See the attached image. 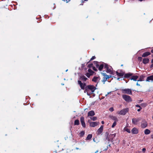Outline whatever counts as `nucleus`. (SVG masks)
I'll return each instance as SVG.
<instances>
[{
	"label": "nucleus",
	"mask_w": 153,
	"mask_h": 153,
	"mask_svg": "<svg viewBox=\"0 0 153 153\" xmlns=\"http://www.w3.org/2000/svg\"><path fill=\"white\" fill-rule=\"evenodd\" d=\"M149 59L148 58H144L143 59V63L145 64L148 63L149 62Z\"/></svg>",
	"instance_id": "nucleus-20"
},
{
	"label": "nucleus",
	"mask_w": 153,
	"mask_h": 153,
	"mask_svg": "<svg viewBox=\"0 0 153 153\" xmlns=\"http://www.w3.org/2000/svg\"><path fill=\"white\" fill-rule=\"evenodd\" d=\"M144 77L143 76H140L139 79L137 80V81H141L143 80Z\"/></svg>",
	"instance_id": "nucleus-27"
},
{
	"label": "nucleus",
	"mask_w": 153,
	"mask_h": 153,
	"mask_svg": "<svg viewBox=\"0 0 153 153\" xmlns=\"http://www.w3.org/2000/svg\"><path fill=\"white\" fill-rule=\"evenodd\" d=\"M85 134V132L83 131H81L79 133V135L80 137H82Z\"/></svg>",
	"instance_id": "nucleus-29"
},
{
	"label": "nucleus",
	"mask_w": 153,
	"mask_h": 153,
	"mask_svg": "<svg viewBox=\"0 0 153 153\" xmlns=\"http://www.w3.org/2000/svg\"><path fill=\"white\" fill-rule=\"evenodd\" d=\"M151 137L153 139V134L151 136Z\"/></svg>",
	"instance_id": "nucleus-49"
},
{
	"label": "nucleus",
	"mask_w": 153,
	"mask_h": 153,
	"mask_svg": "<svg viewBox=\"0 0 153 153\" xmlns=\"http://www.w3.org/2000/svg\"><path fill=\"white\" fill-rule=\"evenodd\" d=\"M146 150V149L145 148H143L142 149V151L143 152H145Z\"/></svg>",
	"instance_id": "nucleus-43"
},
{
	"label": "nucleus",
	"mask_w": 153,
	"mask_h": 153,
	"mask_svg": "<svg viewBox=\"0 0 153 153\" xmlns=\"http://www.w3.org/2000/svg\"><path fill=\"white\" fill-rule=\"evenodd\" d=\"M152 64L151 66V67H153V59L152 60Z\"/></svg>",
	"instance_id": "nucleus-42"
},
{
	"label": "nucleus",
	"mask_w": 153,
	"mask_h": 153,
	"mask_svg": "<svg viewBox=\"0 0 153 153\" xmlns=\"http://www.w3.org/2000/svg\"><path fill=\"white\" fill-rule=\"evenodd\" d=\"M96 89L95 87L93 85H88L85 88L84 92H86L88 95L90 96L94 92Z\"/></svg>",
	"instance_id": "nucleus-1"
},
{
	"label": "nucleus",
	"mask_w": 153,
	"mask_h": 153,
	"mask_svg": "<svg viewBox=\"0 0 153 153\" xmlns=\"http://www.w3.org/2000/svg\"><path fill=\"white\" fill-rule=\"evenodd\" d=\"M96 66L97 67H99V69L100 71H101L104 67V65L103 64H101L100 66L98 65L97 64L96 65Z\"/></svg>",
	"instance_id": "nucleus-17"
},
{
	"label": "nucleus",
	"mask_w": 153,
	"mask_h": 153,
	"mask_svg": "<svg viewBox=\"0 0 153 153\" xmlns=\"http://www.w3.org/2000/svg\"><path fill=\"white\" fill-rule=\"evenodd\" d=\"M138 132V129L135 128H133L131 130V133L133 134H137Z\"/></svg>",
	"instance_id": "nucleus-13"
},
{
	"label": "nucleus",
	"mask_w": 153,
	"mask_h": 153,
	"mask_svg": "<svg viewBox=\"0 0 153 153\" xmlns=\"http://www.w3.org/2000/svg\"><path fill=\"white\" fill-rule=\"evenodd\" d=\"M92 69L95 71H97V69L94 67H93Z\"/></svg>",
	"instance_id": "nucleus-40"
},
{
	"label": "nucleus",
	"mask_w": 153,
	"mask_h": 153,
	"mask_svg": "<svg viewBox=\"0 0 153 153\" xmlns=\"http://www.w3.org/2000/svg\"><path fill=\"white\" fill-rule=\"evenodd\" d=\"M88 71L91 75H92L94 73V71L90 69H88Z\"/></svg>",
	"instance_id": "nucleus-26"
},
{
	"label": "nucleus",
	"mask_w": 153,
	"mask_h": 153,
	"mask_svg": "<svg viewBox=\"0 0 153 153\" xmlns=\"http://www.w3.org/2000/svg\"><path fill=\"white\" fill-rule=\"evenodd\" d=\"M111 118L112 120H114V122H117L118 121L117 118L115 116H111Z\"/></svg>",
	"instance_id": "nucleus-18"
},
{
	"label": "nucleus",
	"mask_w": 153,
	"mask_h": 153,
	"mask_svg": "<svg viewBox=\"0 0 153 153\" xmlns=\"http://www.w3.org/2000/svg\"><path fill=\"white\" fill-rule=\"evenodd\" d=\"M107 79H106L105 77H104L103 78V79L102 80V82H103V83L104 84L105 83V82L107 80Z\"/></svg>",
	"instance_id": "nucleus-36"
},
{
	"label": "nucleus",
	"mask_w": 153,
	"mask_h": 153,
	"mask_svg": "<svg viewBox=\"0 0 153 153\" xmlns=\"http://www.w3.org/2000/svg\"><path fill=\"white\" fill-rule=\"evenodd\" d=\"M153 153V152H152V153Z\"/></svg>",
	"instance_id": "nucleus-61"
},
{
	"label": "nucleus",
	"mask_w": 153,
	"mask_h": 153,
	"mask_svg": "<svg viewBox=\"0 0 153 153\" xmlns=\"http://www.w3.org/2000/svg\"><path fill=\"white\" fill-rule=\"evenodd\" d=\"M95 58V57L94 56H93L92 57V58H91L90 59V61L92 60H93Z\"/></svg>",
	"instance_id": "nucleus-38"
},
{
	"label": "nucleus",
	"mask_w": 153,
	"mask_h": 153,
	"mask_svg": "<svg viewBox=\"0 0 153 153\" xmlns=\"http://www.w3.org/2000/svg\"><path fill=\"white\" fill-rule=\"evenodd\" d=\"M141 120L140 118H133L132 119V123L134 125H137L138 122Z\"/></svg>",
	"instance_id": "nucleus-7"
},
{
	"label": "nucleus",
	"mask_w": 153,
	"mask_h": 153,
	"mask_svg": "<svg viewBox=\"0 0 153 153\" xmlns=\"http://www.w3.org/2000/svg\"><path fill=\"white\" fill-rule=\"evenodd\" d=\"M150 54V53L149 52H146L144 53L142 55V57H145L148 56Z\"/></svg>",
	"instance_id": "nucleus-19"
},
{
	"label": "nucleus",
	"mask_w": 153,
	"mask_h": 153,
	"mask_svg": "<svg viewBox=\"0 0 153 153\" xmlns=\"http://www.w3.org/2000/svg\"><path fill=\"white\" fill-rule=\"evenodd\" d=\"M78 84L80 85V87L82 89H85L86 87V84L85 83H82L80 81H78Z\"/></svg>",
	"instance_id": "nucleus-6"
},
{
	"label": "nucleus",
	"mask_w": 153,
	"mask_h": 153,
	"mask_svg": "<svg viewBox=\"0 0 153 153\" xmlns=\"http://www.w3.org/2000/svg\"><path fill=\"white\" fill-rule=\"evenodd\" d=\"M85 75L87 76L88 78H89L90 76L91 75V74L89 73H87Z\"/></svg>",
	"instance_id": "nucleus-35"
},
{
	"label": "nucleus",
	"mask_w": 153,
	"mask_h": 153,
	"mask_svg": "<svg viewBox=\"0 0 153 153\" xmlns=\"http://www.w3.org/2000/svg\"><path fill=\"white\" fill-rule=\"evenodd\" d=\"M92 65H93V64H90L89 65H88V67L89 68H91V67H92Z\"/></svg>",
	"instance_id": "nucleus-39"
},
{
	"label": "nucleus",
	"mask_w": 153,
	"mask_h": 153,
	"mask_svg": "<svg viewBox=\"0 0 153 153\" xmlns=\"http://www.w3.org/2000/svg\"><path fill=\"white\" fill-rule=\"evenodd\" d=\"M62 85H63L64 84H62Z\"/></svg>",
	"instance_id": "nucleus-58"
},
{
	"label": "nucleus",
	"mask_w": 153,
	"mask_h": 153,
	"mask_svg": "<svg viewBox=\"0 0 153 153\" xmlns=\"http://www.w3.org/2000/svg\"><path fill=\"white\" fill-rule=\"evenodd\" d=\"M142 100H140V102H142Z\"/></svg>",
	"instance_id": "nucleus-55"
},
{
	"label": "nucleus",
	"mask_w": 153,
	"mask_h": 153,
	"mask_svg": "<svg viewBox=\"0 0 153 153\" xmlns=\"http://www.w3.org/2000/svg\"><path fill=\"white\" fill-rule=\"evenodd\" d=\"M93 140H94V141H94V139Z\"/></svg>",
	"instance_id": "nucleus-57"
},
{
	"label": "nucleus",
	"mask_w": 153,
	"mask_h": 153,
	"mask_svg": "<svg viewBox=\"0 0 153 153\" xmlns=\"http://www.w3.org/2000/svg\"><path fill=\"white\" fill-rule=\"evenodd\" d=\"M95 115V113L93 111H91L88 112V116H92Z\"/></svg>",
	"instance_id": "nucleus-15"
},
{
	"label": "nucleus",
	"mask_w": 153,
	"mask_h": 153,
	"mask_svg": "<svg viewBox=\"0 0 153 153\" xmlns=\"http://www.w3.org/2000/svg\"><path fill=\"white\" fill-rule=\"evenodd\" d=\"M121 107V105H120V107Z\"/></svg>",
	"instance_id": "nucleus-54"
},
{
	"label": "nucleus",
	"mask_w": 153,
	"mask_h": 153,
	"mask_svg": "<svg viewBox=\"0 0 153 153\" xmlns=\"http://www.w3.org/2000/svg\"><path fill=\"white\" fill-rule=\"evenodd\" d=\"M137 85L138 86H140V84H138L137 82Z\"/></svg>",
	"instance_id": "nucleus-46"
},
{
	"label": "nucleus",
	"mask_w": 153,
	"mask_h": 153,
	"mask_svg": "<svg viewBox=\"0 0 153 153\" xmlns=\"http://www.w3.org/2000/svg\"><path fill=\"white\" fill-rule=\"evenodd\" d=\"M138 60L141 61L142 60V58L141 57H138Z\"/></svg>",
	"instance_id": "nucleus-41"
},
{
	"label": "nucleus",
	"mask_w": 153,
	"mask_h": 153,
	"mask_svg": "<svg viewBox=\"0 0 153 153\" xmlns=\"http://www.w3.org/2000/svg\"><path fill=\"white\" fill-rule=\"evenodd\" d=\"M147 105V104L146 103H143L141 104V106L143 107H145Z\"/></svg>",
	"instance_id": "nucleus-32"
},
{
	"label": "nucleus",
	"mask_w": 153,
	"mask_h": 153,
	"mask_svg": "<svg viewBox=\"0 0 153 153\" xmlns=\"http://www.w3.org/2000/svg\"><path fill=\"white\" fill-rule=\"evenodd\" d=\"M146 81L149 82H153V75L148 77Z\"/></svg>",
	"instance_id": "nucleus-11"
},
{
	"label": "nucleus",
	"mask_w": 153,
	"mask_h": 153,
	"mask_svg": "<svg viewBox=\"0 0 153 153\" xmlns=\"http://www.w3.org/2000/svg\"><path fill=\"white\" fill-rule=\"evenodd\" d=\"M148 125L147 122L146 120H143L141 123V126L142 128H146Z\"/></svg>",
	"instance_id": "nucleus-8"
},
{
	"label": "nucleus",
	"mask_w": 153,
	"mask_h": 153,
	"mask_svg": "<svg viewBox=\"0 0 153 153\" xmlns=\"http://www.w3.org/2000/svg\"><path fill=\"white\" fill-rule=\"evenodd\" d=\"M80 122L82 126L85 127V124L84 122V117H80Z\"/></svg>",
	"instance_id": "nucleus-9"
},
{
	"label": "nucleus",
	"mask_w": 153,
	"mask_h": 153,
	"mask_svg": "<svg viewBox=\"0 0 153 153\" xmlns=\"http://www.w3.org/2000/svg\"><path fill=\"white\" fill-rule=\"evenodd\" d=\"M100 78L99 77L94 76L92 79V81L95 82H98L100 80Z\"/></svg>",
	"instance_id": "nucleus-12"
},
{
	"label": "nucleus",
	"mask_w": 153,
	"mask_h": 153,
	"mask_svg": "<svg viewBox=\"0 0 153 153\" xmlns=\"http://www.w3.org/2000/svg\"><path fill=\"white\" fill-rule=\"evenodd\" d=\"M129 111V109L128 108H124L120 111H118L117 113L120 115H125Z\"/></svg>",
	"instance_id": "nucleus-3"
},
{
	"label": "nucleus",
	"mask_w": 153,
	"mask_h": 153,
	"mask_svg": "<svg viewBox=\"0 0 153 153\" xmlns=\"http://www.w3.org/2000/svg\"><path fill=\"white\" fill-rule=\"evenodd\" d=\"M110 93V92H108V93H107V94H106V96L107 95H108Z\"/></svg>",
	"instance_id": "nucleus-53"
},
{
	"label": "nucleus",
	"mask_w": 153,
	"mask_h": 153,
	"mask_svg": "<svg viewBox=\"0 0 153 153\" xmlns=\"http://www.w3.org/2000/svg\"><path fill=\"white\" fill-rule=\"evenodd\" d=\"M68 71V70H67L66 71Z\"/></svg>",
	"instance_id": "nucleus-56"
},
{
	"label": "nucleus",
	"mask_w": 153,
	"mask_h": 153,
	"mask_svg": "<svg viewBox=\"0 0 153 153\" xmlns=\"http://www.w3.org/2000/svg\"><path fill=\"white\" fill-rule=\"evenodd\" d=\"M124 129L125 131H126L128 133H130L131 132L130 129L128 128H125Z\"/></svg>",
	"instance_id": "nucleus-30"
},
{
	"label": "nucleus",
	"mask_w": 153,
	"mask_h": 153,
	"mask_svg": "<svg viewBox=\"0 0 153 153\" xmlns=\"http://www.w3.org/2000/svg\"><path fill=\"white\" fill-rule=\"evenodd\" d=\"M117 80H120V78H117Z\"/></svg>",
	"instance_id": "nucleus-50"
},
{
	"label": "nucleus",
	"mask_w": 153,
	"mask_h": 153,
	"mask_svg": "<svg viewBox=\"0 0 153 153\" xmlns=\"http://www.w3.org/2000/svg\"><path fill=\"white\" fill-rule=\"evenodd\" d=\"M92 135L91 134H88L87 137V138H86V140H90L92 137Z\"/></svg>",
	"instance_id": "nucleus-25"
},
{
	"label": "nucleus",
	"mask_w": 153,
	"mask_h": 153,
	"mask_svg": "<svg viewBox=\"0 0 153 153\" xmlns=\"http://www.w3.org/2000/svg\"><path fill=\"white\" fill-rule=\"evenodd\" d=\"M140 110H141V108H140L139 109H137V111H140Z\"/></svg>",
	"instance_id": "nucleus-47"
},
{
	"label": "nucleus",
	"mask_w": 153,
	"mask_h": 153,
	"mask_svg": "<svg viewBox=\"0 0 153 153\" xmlns=\"http://www.w3.org/2000/svg\"><path fill=\"white\" fill-rule=\"evenodd\" d=\"M108 77H109V78H111V76L110 75H108Z\"/></svg>",
	"instance_id": "nucleus-48"
},
{
	"label": "nucleus",
	"mask_w": 153,
	"mask_h": 153,
	"mask_svg": "<svg viewBox=\"0 0 153 153\" xmlns=\"http://www.w3.org/2000/svg\"><path fill=\"white\" fill-rule=\"evenodd\" d=\"M152 118L153 119V117H152Z\"/></svg>",
	"instance_id": "nucleus-60"
},
{
	"label": "nucleus",
	"mask_w": 153,
	"mask_h": 153,
	"mask_svg": "<svg viewBox=\"0 0 153 153\" xmlns=\"http://www.w3.org/2000/svg\"><path fill=\"white\" fill-rule=\"evenodd\" d=\"M121 91L124 94H132L131 90L129 88L122 89Z\"/></svg>",
	"instance_id": "nucleus-4"
},
{
	"label": "nucleus",
	"mask_w": 153,
	"mask_h": 153,
	"mask_svg": "<svg viewBox=\"0 0 153 153\" xmlns=\"http://www.w3.org/2000/svg\"><path fill=\"white\" fill-rule=\"evenodd\" d=\"M136 107H138V108H140V106L139 105H136Z\"/></svg>",
	"instance_id": "nucleus-44"
},
{
	"label": "nucleus",
	"mask_w": 153,
	"mask_h": 153,
	"mask_svg": "<svg viewBox=\"0 0 153 153\" xmlns=\"http://www.w3.org/2000/svg\"><path fill=\"white\" fill-rule=\"evenodd\" d=\"M85 1H87L88 0H84Z\"/></svg>",
	"instance_id": "nucleus-59"
},
{
	"label": "nucleus",
	"mask_w": 153,
	"mask_h": 153,
	"mask_svg": "<svg viewBox=\"0 0 153 153\" xmlns=\"http://www.w3.org/2000/svg\"><path fill=\"white\" fill-rule=\"evenodd\" d=\"M79 124V121L78 120H75L74 122V124L75 125H78Z\"/></svg>",
	"instance_id": "nucleus-28"
},
{
	"label": "nucleus",
	"mask_w": 153,
	"mask_h": 153,
	"mask_svg": "<svg viewBox=\"0 0 153 153\" xmlns=\"http://www.w3.org/2000/svg\"><path fill=\"white\" fill-rule=\"evenodd\" d=\"M104 68L106 69V72L107 73H109L110 74L112 73L113 68L111 66L105 64L104 66Z\"/></svg>",
	"instance_id": "nucleus-2"
},
{
	"label": "nucleus",
	"mask_w": 153,
	"mask_h": 153,
	"mask_svg": "<svg viewBox=\"0 0 153 153\" xmlns=\"http://www.w3.org/2000/svg\"><path fill=\"white\" fill-rule=\"evenodd\" d=\"M130 76H131V74H125V77L126 78H128V77Z\"/></svg>",
	"instance_id": "nucleus-33"
},
{
	"label": "nucleus",
	"mask_w": 153,
	"mask_h": 153,
	"mask_svg": "<svg viewBox=\"0 0 153 153\" xmlns=\"http://www.w3.org/2000/svg\"><path fill=\"white\" fill-rule=\"evenodd\" d=\"M101 123L103 124L104 123V122L103 121H102V122H101Z\"/></svg>",
	"instance_id": "nucleus-45"
},
{
	"label": "nucleus",
	"mask_w": 153,
	"mask_h": 153,
	"mask_svg": "<svg viewBox=\"0 0 153 153\" xmlns=\"http://www.w3.org/2000/svg\"><path fill=\"white\" fill-rule=\"evenodd\" d=\"M98 153V151H97L95 152V153Z\"/></svg>",
	"instance_id": "nucleus-51"
},
{
	"label": "nucleus",
	"mask_w": 153,
	"mask_h": 153,
	"mask_svg": "<svg viewBox=\"0 0 153 153\" xmlns=\"http://www.w3.org/2000/svg\"><path fill=\"white\" fill-rule=\"evenodd\" d=\"M150 131L149 129H146L144 131V133L145 134H148L150 133Z\"/></svg>",
	"instance_id": "nucleus-21"
},
{
	"label": "nucleus",
	"mask_w": 153,
	"mask_h": 153,
	"mask_svg": "<svg viewBox=\"0 0 153 153\" xmlns=\"http://www.w3.org/2000/svg\"><path fill=\"white\" fill-rule=\"evenodd\" d=\"M103 128V126H101L100 128L98 129L97 130V133L98 134H100L102 131Z\"/></svg>",
	"instance_id": "nucleus-14"
},
{
	"label": "nucleus",
	"mask_w": 153,
	"mask_h": 153,
	"mask_svg": "<svg viewBox=\"0 0 153 153\" xmlns=\"http://www.w3.org/2000/svg\"><path fill=\"white\" fill-rule=\"evenodd\" d=\"M90 119L93 121H95L97 120V117H91Z\"/></svg>",
	"instance_id": "nucleus-31"
},
{
	"label": "nucleus",
	"mask_w": 153,
	"mask_h": 153,
	"mask_svg": "<svg viewBox=\"0 0 153 153\" xmlns=\"http://www.w3.org/2000/svg\"><path fill=\"white\" fill-rule=\"evenodd\" d=\"M102 74L106 79H109V77H108V76L107 75L106 73H102Z\"/></svg>",
	"instance_id": "nucleus-24"
},
{
	"label": "nucleus",
	"mask_w": 153,
	"mask_h": 153,
	"mask_svg": "<svg viewBox=\"0 0 153 153\" xmlns=\"http://www.w3.org/2000/svg\"><path fill=\"white\" fill-rule=\"evenodd\" d=\"M117 124V122H114L113 123L111 127L112 128H114V127Z\"/></svg>",
	"instance_id": "nucleus-34"
},
{
	"label": "nucleus",
	"mask_w": 153,
	"mask_h": 153,
	"mask_svg": "<svg viewBox=\"0 0 153 153\" xmlns=\"http://www.w3.org/2000/svg\"><path fill=\"white\" fill-rule=\"evenodd\" d=\"M99 123L97 122H91L90 123V126L91 127H94L98 124Z\"/></svg>",
	"instance_id": "nucleus-10"
},
{
	"label": "nucleus",
	"mask_w": 153,
	"mask_h": 153,
	"mask_svg": "<svg viewBox=\"0 0 153 153\" xmlns=\"http://www.w3.org/2000/svg\"><path fill=\"white\" fill-rule=\"evenodd\" d=\"M122 97L125 101L127 102H130L132 101L131 97L128 95L123 94L122 95Z\"/></svg>",
	"instance_id": "nucleus-5"
},
{
	"label": "nucleus",
	"mask_w": 153,
	"mask_h": 153,
	"mask_svg": "<svg viewBox=\"0 0 153 153\" xmlns=\"http://www.w3.org/2000/svg\"><path fill=\"white\" fill-rule=\"evenodd\" d=\"M138 77L137 76H133L131 77V79L133 80L134 81H136Z\"/></svg>",
	"instance_id": "nucleus-16"
},
{
	"label": "nucleus",
	"mask_w": 153,
	"mask_h": 153,
	"mask_svg": "<svg viewBox=\"0 0 153 153\" xmlns=\"http://www.w3.org/2000/svg\"><path fill=\"white\" fill-rule=\"evenodd\" d=\"M109 110L111 112H112L114 111V108L113 107L110 108L109 109Z\"/></svg>",
	"instance_id": "nucleus-37"
},
{
	"label": "nucleus",
	"mask_w": 153,
	"mask_h": 153,
	"mask_svg": "<svg viewBox=\"0 0 153 153\" xmlns=\"http://www.w3.org/2000/svg\"><path fill=\"white\" fill-rule=\"evenodd\" d=\"M117 75L120 76H122L124 75V74L123 73H119L117 71L116 72Z\"/></svg>",
	"instance_id": "nucleus-22"
},
{
	"label": "nucleus",
	"mask_w": 153,
	"mask_h": 153,
	"mask_svg": "<svg viewBox=\"0 0 153 153\" xmlns=\"http://www.w3.org/2000/svg\"><path fill=\"white\" fill-rule=\"evenodd\" d=\"M81 79L84 81H85L88 79L85 76H82L81 77Z\"/></svg>",
	"instance_id": "nucleus-23"
},
{
	"label": "nucleus",
	"mask_w": 153,
	"mask_h": 153,
	"mask_svg": "<svg viewBox=\"0 0 153 153\" xmlns=\"http://www.w3.org/2000/svg\"><path fill=\"white\" fill-rule=\"evenodd\" d=\"M151 51L152 53H153V49L152 50H151Z\"/></svg>",
	"instance_id": "nucleus-52"
}]
</instances>
